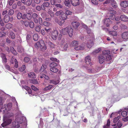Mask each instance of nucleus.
<instances>
[{
    "label": "nucleus",
    "instance_id": "f03ea898",
    "mask_svg": "<svg viewBox=\"0 0 128 128\" xmlns=\"http://www.w3.org/2000/svg\"><path fill=\"white\" fill-rule=\"evenodd\" d=\"M67 18V15L63 12V13L60 16V18L61 20L60 21H58V19H56V22L60 26H61L64 23V20H66Z\"/></svg>",
    "mask_w": 128,
    "mask_h": 128
},
{
    "label": "nucleus",
    "instance_id": "2eb2a0df",
    "mask_svg": "<svg viewBox=\"0 0 128 128\" xmlns=\"http://www.w3.org/2000/svg\"><path fill=\"white\" fill-rule=\"evenodd\" d=\"M99 62L100 64H102L104 61L105 57L104 56L100 55L98 58Z\"/></svg>",
    "mask_w": 128,
    "mask_h": 128
},
{
    "label": "nucleus",
    "instance_id": "69168bd1",
    "mask_svg": "<svg viewBox=\"0 0 128 128\" xmlns=\"http://www.w3.org/2000/svg\"><path fill=\"white\" fill-rule=\"evenodd\" d=\"M112 58L111 56L110 55H108L106 56V61H109Z\"/></svg>",
    "mask_w": 128,
    "mask_h": 128
},
{
    "label": "nucleus",
    "instance_id": "8fccbe9b",
    "mask_svg": "<svg viewBox=\"0 0 128 128\" xmlns=\"http://www.w3.org/2000/svg\"><path fill=\"white\" fill-rule=\"evenodd\" d=\"M14 11L12 9H10L8 11V14L10 16H12L14 14Z\"/></svg>",
    "mask_w": 128,
    "mask_h": 128
},
{
    "label": "nucleus",
    "instance_id": "f704fd0d",
    "mask_svg": "<svg viewBox=\"0 0 128 128\" xmlns=\"http://www.w3.org/2000/svg\"><path fill=\"white\" fill-rule=\"evenodd\" d=\"M109 34L114 36H116L117 35V33L115 31H112L109 32Z\"/></svg>",
    "mask_w": 128,
    "mask_h": 128
},
{
    "label": "nucleus",
    "instance_id": "de8ad7c7",
    "mask_svg": "<svg viewBox=\"0 0 128 128\" xmlns=\"http://www.w3.org/2000/svg\"><path fill=\"white\" fill-rule=\"evenodd\" d=\"M6 106L8 110H9L11 109L12 107V104L11 103H9Z\"/></svg>",
    "mask_w": 128,
    "mask_h": 128
},
{
    "label": "nucleus",
    "instance_id": "a211bd4d",
    "mask_svg": "<svg viewBox=\"0 0 128 128\" xmlns=\"http://www.w3.org/2000/svg\"><path fill=\"white\" fill-rule=\"evenodd\" d=\"M50 5V4L48 2H44L41 6L43 10H44L45 9L44 7H48Z\"/></svg>",
    "mask_w": 128,
    "mask_h": 128
},
{
    "label": "nucleus",
    "instance_id": "bb28decb",
    "mask_svg": "<svg viewBox=\"0 0 128 128\" xmlns=\"http://www.w3.org/2000/svg\"><path fill=\"white\" fill-rule=\"evenodd\" d=\"M48 14L50 15V17H54V13L53 12H52L50 9L48 10Z\"/></svg>",
    "mask_w": 128,
    "mask_h": 128
},
{
    "label": "nucleus",
    "instance_id": "6e6552de",
    "mask_svg": "<svg viewBox=\"0 0 128 128\" xmlns=\"http://www.w3.org/2000/svg\"><path fill=\"white\" fill-rule=\"evenodd\" d=\"M32 16L31 14L29 13H27L26 14H23V20L25 19L26 18L28 20H30L32 18Z\"/></svg>",
    "mask_w": 128,
    "mask_h": 128
},
{
    "label": "nucleus",
    "instance_id": "c9c22d12",
    "mask_svg": "<svg viewBox=\"0 0 128 128\" xmlns=\"http://www.w3.org/2000/svg\"><path fill=\"white\" fill-rule=\"evenodd\" d=\"M63 12H64L62 10H60V11L56 12L55 14L57 16H58L59 15H60V16H61V14L63 13Z\"/></svg>",
    "mask_w": 128,
    "mask_h": 128
},
{
    "label": "nucleus",
    "instance_id": "58836bf2",
    "mask_svg": "<svg viewBox=\"0 0 128 128\" xmlns=\"http://www.w3.org/2000/svg\"><path fill=\"white\" fill-rule=\"evenodd\" d=\"M86 44L84 43H83L80 46H79L80 50H83L84 48V46H85Z\"/></svg>",
    "mask_w": 128,
    "mask_h": 128
},
{
    "label": "nucleus",
    "instance_id": "cd10ccee",
    "mask_svg": "<svg viewBox=\"0 0 128 128\" xmlns=\"http://www.w3.org/2000/svg\"><path fill=\"white\" fill-rule=\"evenodd\" d=\"M110 121L109 119L108 120L107 123L106 125H104L103 126L104 128H109V126L110 125Z\"/></svg>",
    "mask_w": 128,
    "mask_h": 128
},
{
    "label": "nucleus",
    "instance_id": "603ef678",
    "mask_svg": "<svg viewBox=\"0 0 128 128\" xmlns=\"http://www.w3.org/2000/svg\"><path fill=\"white\" fill-rule=\"evenodd\" d=\"M55 7H56L58 8H61L63 7L62 5L60 4H56L55 6Z\"/></svg>",
    "mask_w": 128,
    "mask_h": 128
},
{
    "label": "nucleus",
    "instance_id": "c85d7f7f",
    "mask_svg": "<svg viewBox=\"0 0 128 128\" xmlns=\"http://www.w3.org/2000/svg\"><path fill=\"white\" fill-rule=\"evenodd\" d=\"M17 18L18 19L20 20L21 18L23 19V15L22 14L19 12L18 13L17 15Z\"/></svg>",
    "mask_w": 128,
    "mask_h": 128
},
{
    "label": "nucleus",
    "instance_id": "864d4df0",
    "mask_svg": "<svg viewBox=\"0 0 128 128\" xmlns=\"http://www.w3.org/2000/svg\"><path fill=\"white\" fill-rule=\"evenodd\" d=\"M40 42H38L35 44V48L38 49L39 47H40Z\"/></svg>",
    "mask_w": 128,
    "mask_h": 128
},
{
    "label": "nucleus",
    "instance_id": "412c9836",
    "mask_svg": "<svg viewBox=\"0 0 128 128\" xmlns=\"http://www.w3.org/2000/svg\"><path fill=\"white\" fill-rule=\"evenodd\" d=\"M40 48L42 51H44L46 49V47L44 43L40 44Z\"/></svg>",
    "mask_w": 128,
    "mask_h": 128
},
{
    "label": "nucleus",
    "instance_id": "b1692460",
    "mask_svg": "<svg viewBox=\"0 0 128 128\" xmlns=\"http://www.w3.org/2000/svg\"><path fill=\"white\" fill-rule=\"evenodd\" d=\"M47 66L45 64H43L40 70V71L41 72H43L46 68Z\"/></svg>",
    "mask_w": 128,
    "mask_h": 128
},
{
    "label": "nucleus",
    "instance_id": "c03bdc74",
    "mask_svg": "<svg viewBox=\"0 0 128 128\" xmlns=\"http://www.w3.org/2000/svg\"><path fill=\"white\" fill-rule=\"evenodd\" d=\"M49 82L51 84H56L59 83L58 82V81H57L54 80H50Z\"/></svg>",
    "mask_w": 128,
    "mask_h": 128
},
{
    "label": "nucleus",
    "instance_id": "bf43d9fd",
    "mask_svg": "<svg viewBox=\"0 0 128 128\" xmlns=\"http://www.w3.org/2000/svg\"><path fill=\"white\" fill-rule=\"evenodd\" d=\"M116 12L114 10H111L109 11L108 13L110 14L114 15L116 14Z\"/></svg>",
    "mask_w": 128,
    "mask_h": 128
},
{
    "label": "nucleus",
    "instance_id": "4be33fe9",
    "mask_svg": "<svg viewBox=\"0 0 128 128\" xmlns=\"http://www.w3.org/2000/svg\"><path fill=\"white\" fill-rule=\"evenodd\" d=\"M72 24L74 28H76L79 26L80 23L77 22L76 21L72 22Z\"/></svg>",
    "mask_w": 128,
    "mask_h": 128
},
{
    "label": "nucleus",
    "instance_id": "a18cd8bd",
    "mask_svg": "<svg viewBox=\"0 0 128 128\" xmlns=\"http://www.w3.org/2000/svg\"><path fill=\"white\" fill-rule=\"evenodd\" d=\"M63 50V51H66L67 50V49L68 48V45L67 43L65 44L64 45Z\"/></svg>",
    "mask_w": 128,
    "mask_h": 128
},
{
    "label": "nucleus",
    "instance_id": "6e6d98bb",
    "mask_svg": "<svg viewBox=\"0 0 128 128\" xmlns=\"http://www.w3.org/2000/svg\"><path fill=\"white\" fill-rule=\"evenodd\" d=\"M38 22L40 25H42L43 24L42 19L41 18H38Z\"/></svg>",
    "mask_w": 128,
    "mask_h": 128
},
{
    "label": "nucleus",
    "instance_id": "c756f323",
    "mask_svg": "<svg viewBox=\"0 0 128 128\" xmlns=\"http://www.w3.org/2000/svg\"><path fill=\"white\" fill-rule=\"evenodd\" d=\"M57 64L55 62H52L49 64L50 68L55 67L57 66Z\"/></svg>",
    "mask_w": 128,
    "mask_h": 128
},
{
    "label": "nucleus",
    "instance_id": "680f3d73",
    "mask_svg": "<svg viewBox=\"0 0 128 128\" xmlns=\"http://www.w3.org/2000/svg\"><path fill=\"white\" fill-rule=\"evenodd\" d=\"M30 60V59L28 57H25L24 59V61L25 62H28Z\"/></svg>",
    "mask_w": 128,
    "mask_h": 128
},
{
    "label": "nucleus",
    "instance_id": "7ed1b4c3",
    "mask_svg": "<svg viewBox=\"0 0 128 128\" xmlns=\"http://www.w3.org/2000/svg\"><path fill=\"white\" fill-rule=\"evenodd\" d=\"M3 120V122L1 124L2 126L3 127L10 124L12 121L10 118L5 116L4 117Z\"/></svg>",
    "mask_w": 128,
    "mask_h": 128
},
{
    "label": "nucleus",
    "instance_id": "7c9ffc66",
    "mask_svg": "<svg viewBox=\"0 0 128 128\" xmlns=\"http://www.w3.org/2000/svg\"><path fill=\"white\" fill-rule=\"evenodd\" d=\"M32 0H28L25 3L26 4L27 6H30L32 4Z\"/></svg>",
    "mask_w": 128,
    "mask_h": 128
},
{
    "label": "nucleus",
    "instance_id": "79ce46f5",
    "mask_svg": "<svg viewBox=\"0 0 128 128\" xmlns=\"http://www.w3.org/2000/svg\"><path fill=\"white\" fill-rule=\"evenodd\" d=\"M48 45L51 48H54V47L55 45L50 42H48Z\"/></svg>",
    "mask_w": 128,
    "mask_h": 128
},
{
    "label": "nucleus",
    "instance_id": "2f4dec72",
    "mask_svg": "<svg viewBox=\"0 0 128 128\" xmlns=\"http://www.w3.org/2000/svg\"><path fill=\"white\" fill-rule=\"evenodd\" d=\"M78 43V42L76 40H74L72 41L71 44V45L73 46H77Z\"/></svg>",
    "mask_w": 128,
    "mask_h": 128
},
{
    "label": "nucleus",
    "instance_id": "1a4fd4ad",
    "mask_svg": "<svg viewBox=\"0 0 128 128\" xmlns=\"http://www.w3.org/2000/svg\"><path fill=\"white\" fill-rule=\"evenodd\" d=\"M85 62L87 64H89L90 66H91L92 63L90 62L91 58L90 57L88 56L85 57Z\"/></svg>",
    "mask_w": 128,
    "mask_h": 128
},
{
    "label": "nucleus",
    "instance_id": "3c124183",
    "mask_svg": "<svg viewBox=\"0 0 128 128\" xmlns=\"http://www.w3.org/2000/svg\"><path fill=\"white\" fill-rule=\"evenodd\" d=\"M22 22L26 27H28V26L29 23L28 21L27 20H25L24 21H22Z\"/></svg>",
    "mask_w": 128,
    "mask_h": 128
},
{
    "label": "nucleus",
    "instance_id": "5fc2aeb1",
    "mask_svg": "<svg viewBox=\"0 0 128 128\" xmlns=\"http://www.w3.org/2000/svg\"><path fill=\"white\" fill-rule=\"evenodd\" d=\"M40 26H36L35 28V30L37 32H39L40 31Z\"/></svg>",
    "mask_w": 128,
    "mask_h": 128
},
{
    "label": "nucleus",
    "instance_id": "393cba45",
    "mask_svg": "<svg viewBox=\"0 0 128 128\" xmlns=\"http://www.w3.org/2000/svg\"><path fill=\"white\" fill-rule=\"evenodd\" d=\"M64 4L66 6L70 7V0H65L64 2Z\"/></svg>",
    "mask_w": 128,
    "mask_h": 128
},
{
    "label": "nucleus",
    "instance_id": "dca6fc26",
    "mask_svg": "<svg viewBox=\"0 0 128 128\" xmlns=\"http://www.w3.org/2000/svg\"><path fill=\"white\" fill-rule=\"evenodd\" d=\"M120 20L122 21H128V17L125 15H122L120 16Z\"/></svg>",
    "mask_w": 128,
    "mask_h": 128
},
{
    "label": "nucleus",
    "instance_id": "774afa93",
    "mask_svg": "<svg viewBox=\"0 0 128 128\" xmlns=\"http://www.w3.org/2000/svg\"><path fill=\"white\" fill-rule=\"evenodd\" d=\"M115 17V16L114 15L110 14L109 16V18L111 20H114Z\"/></svg>",
    "mask_w": 128,
    "mask_h": 128
},
{
    "label": "nucleus",
    "instance_id": "a878e982",
    "mask_svg": "<svg viewBox=\"0 0 128 128\" xmlns=\"http://www.w3.org/2000/svg\"><path fill=\"white\" fill-rule=\"evenodd\" d=\"M59 42L60 44L62 45H63L65 44L66 43L65 40L64 38H62L59 40Z\"/></svg>",
    "mask_w": 128,
    "mask_h": 128
},
{
    "label": "nucleus",
    "instance_id": "4d7b16f0",
    "mask_svg": "<svg viewBox=\"0 0 128 128\" xmlns=\"http://www.w3.org/2000/svg\"><path fill=\"white\" fill-rule=\"evenodd\" d=\"M43 24L44 26H48L50 25V24L48 22H43Z\"/></svg>",
    "mask_w": 128,
    "mask_h": 128
},
{
    "label": "nucleus",
    "instance_id": "6ab92c4d",
    "mask_svg": "<svg viewBox=\"0 0 128 128\" xmlns=\"http://www.w3.org/2000/svg\"><path fill=\"white\" fill-rule=\"evenodd\" d=\"M28 76L30 78H36V76L34 72H30L28 74Z\"/></svg>",
    "mask_w": 128,
    "mask_h": 128
},
{
    "label": "nucleus",
    "instance_id": "49530a36",
    "mask_svg": "<svg viewBox=\"0 0 128 128\" xmlns=\"http://www.w3.org/2000/svg\"><path fill=\"white\" fill-rule=\"evenodd\" d=\"M10 35L12 38L14 39L15 38V34L13 32H10Z\"/></svg>",
    "mask_w": 128,
    "mask_h": 128
},
{
    "label": "nucleus",
    "instance_id": "f8f14e48",
    "mask_svg": "<svg viewBox=\"0 0 128 128\" xmlns=\"http://www.w3.org/2000/svg\"><path fill=\"white\" fill-rule=\"evenodd\" d=\"M50 71L49 74L51 75H53L54 74L52 72L56 73L58 71V69L55 67L50 68Z\"/></svg>",
    "mask_w": 128,
    "mask_h": 128
},
{
    "label": "nucleus",
    "instance_id": "4c0bfd02",
    "mask_svg": "<svg viewBox=\"0 0 128 128\" xmlns=\"http://www.w3.org/2000/svg\"><path fill=\"white\" fill-rule=\"evenodd\" d=\"M29 24L30 27L31 28H32L34 27V23L32 21H31L30 22Z\"/></svg>",
    "mask_w": 128,
    "mask_h": 128
},
{
    "label": "nucleus",
    "instance_id": "423d86ee",
    "mask_svg": "<svg viewBox=\"0 0 128 128\" xmlns=\"http://www.w3.org/2000/svg\"><path fill=\"white\" fill-rule=\"evenodd\" d=\"M16 121L12 123V125L13 127H15L14 128H18L20 127V126L19 125L20 124H21L22 123L23 121L21 120L20 121L16 122Z\"/></svg>",
    "mask_w": 128,
    "mask_h": 128
},
{
    "label": "nucleus",
    "instance_id": "20e7f679",
    "mask_svg": "<svg viewBox=\"0 0 128 128\" xmlns=\"http://www.w3.org/2000/svg\"><path fill=\"white\" fill-rule=\"evenodd\" d=\"M13 20V18L12 17H10L9 15L7 14L5 16L4 18V22L5 23H8L9 21L12 22Z\"/></svg>",
    "mask_w": 128,
    "mask_h": 128
},
{
    "label": "nucleus",
    "instance_id": "39448f33",
    "mask_svg": "<svg viewBox=\"0 0 128 128\" xmlns=\"http://www.w3.org/2000/svg\"><path fill=\"white\" fill-rule=\"evenodd\" d=\"M58 36V32L57 30L54 31L52 33L50 36L54 40H56Z\"/></svg>",
    "mask_w": 128,
    "mask_h": 128
},
{
    "label": "nucleus",
    "instance_id": "5701e85b",
    "mask_svg": "<svg viewBox=\"0 0 128 128\" xmlns=\"http://www.w3.org/2000/svg\"><path fill=\"white\" fill-rule=\"evenodd\" d=\"M111 3L112 6L114 8H116L117 7V4L116 2L114 0H111Z\"/></svg>",
    "mask_w": 128,
    "mask_h": 128
},
{
    "label": "nucleus",
    "instance_id": "ea45409f",
    "mask_svg": "<svg viewBox=\"0 0 128 128\" xmlns=\"http://www.w3.org/2000/svg\"><path fill=\"white\" fill-rule=\"evenodd\" d=\"M12 24L10 23H8L6 24V26L5 27L6 28H8V29H10L12 28Z\"/></svg>",
    "mask_w": 128,
    "mask_h": 128
},
{
    "label": "nucleus",
    "instance_id": "ddd939ff",
    "mask_svg": "<svg viewBox=\"0 0 128 128\" xmlns=\"http://www.w3.org/2000/svg\"><path fill=\"white\" fill-rule=\"evenodd\" d=\"M72 4L74 6H76L80 4V0H70Z\"/></svg>",
    "mask_w": 128,
    "mask_h": 128
},
{
    "label": "nucleus",
    "instance_id": "f3484780",
    "mask_svg": "<svg viewBox=\"0 0 128 128\" xmlns=\"http://www.w3.org/2000/svg\"><path fill=\"white\" fill-rule=\"evenodd\" d=\"M125 110H126V111H122L121 113L122 116L123 117L126 116L127 114V113H128V106L125 108Z\"/></svg>",
    "mask_w": 128,
    "mask_h": 128
},
{
    "label": "nucleus",
    "instance_id": "9b49d317",
    "mask_svg": "<svg viewBox=\"0 0 128 128\" xmlns=\"http://www.w3.org/2000/svg\"><path fill=\"white\" fill-rule=\"evenodd\" d=\"M70 30V33L71 34L72 33V30L70 28H65L63 29L62 30V33L64 34H68V30Z\"/></svg>",
    "mask_w": 128,
    "mask_h": 128
},
{
    "label": "nucleus",
    "instance_id": "9d476101",
    "mask_svg": "<svg viewBox=\"0 0 128 128\" xmlns=\"http://www.w3.org/2000/svg\"><path fill=\"white\" fill-rule=\"evenodd\" d=\"M122 38L126 40L128 39V32H123L121 34Z\"/></svg>",
    "mask_w": 128,
    "mask_h": 128
},
{
    "label": "nucleus",
    "instance_id": "37998d69",
    "mask_svg": "<svg viewBox=\"0 0 128 128\" xmlns=\"http://www.w3.org/2000/svg\"><path fill=\"white\" fill-rule=\"evenodd\" d=\"M33 39L34 40L36 41L38 39V34H34L33 36Z\"/></svg>",
    "mask_w": 128,
    "mask_h": 128
},
{
    "label": "nucleus",
    "instance_id": "e2e57ef3",
    "mask_svg": "<svg viewBox=\"0 0 128 128\" xmlns=\"http://www.w3.org/2000/svg\"><path fill=\"white\" fill-rule=\"evenodd\" d=\"M51 4L52 5H55L56 4V0H50Z\"/></svg>",
    "mask_w": 128,
    "mask_h": 128
},
{
    "label": "nucleus",
    "instance_id": "f257e3e1",
    "mask_svg": "<svg viewBox=\"0 0 128 128\" xmlns=\"http://www.w3.org/2000/svg\"><path fill=\"white\" fill-rule=\"evenodd\" d=\"M86 30L88 34L91 35L92 36L91 38L88 40L86 44L87 47L88 48H90L93 45V41L94 40V34L91 32L90 29L88 28Z\"/></svg>",
    "mask_w": 128,
    "mask_h": 128
},
{
    "label": "nucleus",
    "instance_id": "4468645a",
    "mask_svg": "<svg viewBox=\"0 0 128 128\" xmlns=\"http://www.w3.org/2000/svg\"><path fill=\"white\" fill-rule=\"evenodd\" d=\"M121 7L126 8L128 6V2L124 1L121 2L120 4Z\"/></svg>",
    "mask_w": 128,
    "mask_h": 128
},
{
    "label": "nucleus",
    "instance_id": "e433bc0d",
    "mask_svg": "<svg viewBox=\"0 0 128 128\" xmlns=\"http://www.w3.org/2000/svg\"><path fill=\"white\" fill-rule=\"evenodd\" d=\"M110 52L108 50H104L102 51L103 55H108L110 54Z\"/></svg>",
    "mask_w": 128,
    "mask_h": 128
},
{
    "label": "nucleus",
    "instance_id": "72a5a7b5",
    "mask_svg": "<svg viewBox=\"0 0 128 128\" xmlns=\"http://www.w3.org/2000/svg\"><path fill=\"white\" fill-rule=\"evenodd\" d=\"M30 82L31 83L37 84L38 82L36 79H32L30 80Z\"/></svg>",
    "mask_w": 128,
    "mask_h": 128
},
{
    "label": "nucleus",
    "instance_id": "aec40b11",
    "mask_svg": "<svg viewBox=\"0 0 128 128\" xmlns=\"http://www.w3.org/2000/svg\"><path fill=\"white\" fill-rule=\"evenodd\" d=\"M53 87V86L52 85H49L48 86H46L44 88V91H48L51 90Z\"/></svg>",
    "mask_w": 128,
    "mask_h": 128
},
{
    "label": "nucleus",
    "instance_id": "0e129e2a",
    "mask_svg": "<svg viewBox=\"0 0 128 128\" xmlns=\"http://www.w3.org/2000/svg\"><path fill=\"white\" fill-rule=\"evenodd\" d=\"M18 51L20 52H22L24 51V49L22 47H18Z\"/></svg>",
    "mask_w": 128,
    "mask_h": 128
},
{
    "label": "nucleus",
    "instance_id": "473e14b6",
    "mask_svg": "<svg viewBox=\"0 0 128 128\" xmlns=\"http://www.w3.org/2000/svg\"><path fill=\"white\" fill-rule=\"evenodd\" d=\"M66 28H70L72 30V33L71 34L70 33L71 32L70 30H69V29H68V34L71 37L73 34V29L70 27H67Z\"/></svg>",
    "mask_w": 128,
    "mask_h": 128
},
{
    "label": "nucleus",
    "instance_id": "338daca9",
    "mask_svg": "<svg viewBox=\"0 0 128 128\" xmlns=\"http://www.w3.org/2000/svg\"><path fill=\"white\" fill-rule=\"evenodd\" d=\"M119 117H117L116 118H114L113 120V122L114 123H116L119 120Z\"/></svg>",
    "mask_w": 128,
    "mask_h": 128
},
{
    "label": "nucleus",
    "instance_id": "a19ab883",
    "mask_svg": "<svg viewBox=\"0 0 128 128\" xmlns=\"http://www.w3.org/2000/svg\"><path fill=\"white\" fill-rule=\"evenodd\" d=\"M51 60L53 62H57L58 63L59 62V60L56 58H50Z\"/></svg>",
    "mask_w": 128,
    "mask_h": 128
},
{
    "label": "nucleus",
    "instance_id": "13d9d810",
    "mask_svg": "<svg viewBox=\"0 0 128 128\" xmlns=\"http://www.w3.org/2000/svg\"><path fill=\"white\" fill-rule=\"evenodd\" d=\"M14 2V0H8V3L10 6H11L12 5Z\"/></svg>",
    "mask_w": 128,
    "mask_h": 128
},
{
    "label": "nucleus",
    "instance_id": "09e8293b",
    "mask_svg": "<svg viewBox=\"0 0 128 128\" xmlns=\"http://www.w3.org/2000/svg\"><path fill=\"white\" fill-rule=\"evenodd\" d=\"M26 68V66L25 65H23L21 67L19 68V70L21 72L24 71Z\"/></svg>",
    "mask_w": 128,
    "mask_h": 128
},
{
    "label": "nucleus",
    "instance_id": "052dcab7",
    "mask_svg": "<svg viewBox=\"0 0 128 128\" xmlns=\"http://www.w3.org/2000/svg\"><path fill=\"white\" fill-rule=\"evenodd\" d=\"M14 62H15L14 67L16 68H17L18 67V62L16 59H14Z\"/></svg>",
    "mask_w": 128,
    "mask_h": 128
},
{
    "label": "nucleus",
    "instance_id": "0eeeda50",
    "mask_svg": "<svg viewBox=\"0 0 128 128\" xmlns=\"http://www.w3.org/2000/svg\"><path fill=\"white\" fill-rule=\"evenodd\" d=\"M32 18L33 19V20L36 23H38V16L36 13H34L33 14L32 16Z\"/></svg>",
    "mask_w": 128,
    "mask_h": 128
}]
</instances>
